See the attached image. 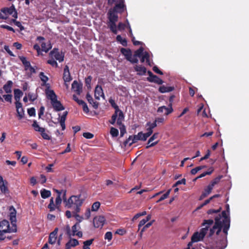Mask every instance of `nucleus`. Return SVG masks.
<instances>
[{
  "mask_svg": "<svg viewBox=\"0 0 249 249\" xmlns=\"http://www.w3.org/2000/svg\"><path fill=\"white\" fill-rule=\"evenodd\" d=\"M220 215L221 216L220 222L223 226V232L225 234V236L221 239L219 242L217 243L216 248L217 249H224L227 246V235L230 227V218L229 214L226 211H222L221 214L219 213L217 215Z\"/></svg>",
  "mask_w": 249,
  "mask_h": 249,
  "instance_id": "f257e3e1",
  "label": "nucleus"
},
{
  "mask_svg": "<svg viewBox=\"0 0 249 249\" xmlns=\"http://www.w3.org/2000/svg\"><path fill=\"white\" fill-rule=\"evenodd\" d=\"M81 195H72L68 199L65 207L69 209H73L74 211L72 213H78L80 211V207L84 202V199L81 198Z\"/></svg>",
  "mask_w": 249,
  "mask_h": 249,
  "instance_id": "f03ea898",
  "label": "nucleus"
},
{
  "mask_svg": "<svg viewBox=\"0 0 249 249\" xmlns=\"http://www.w3.org/2000/svg\"><path fill=\"white\" fill-rule=\"evenodd\" d=\"M45 92L47 98L51 100V103L55 111H60L64 110V107L59 101L57 100V95L53 90H46Z\"/></svg>",
  "mask_w": 249,
  "mask_h": 249,
  "instance_id": "7ed1b4c3",
  "label": "nucleus"
},
{
  "mask_svg": "<svg viewBox=\"0 0 249 249\" xmlns=\"http://www.w3.org/2000/svg\"><path fill=\"white\" fill-rule=\"evenodd\" d=\"M116 13L115 10H110L107 13V26L110 31L115 35L117 34L116 23L118 19V16Z\"/></svg>",
  "mask_w": 249,
  "mask_h": 249,
  "instance_id": "20e7f679",
  "label": "nucleus"
},
{
  "mask_svg": "<svg viewBox=\"0 0 249 249\" xmlns=\"http://www.w3.org/2000/svg\"><path fill=\"white\" fill-rule=\"evenodd\" d=\"M221 216L220 215H216L214 217L215 222L212 228L210 229L208 237H212L215 232L216 235H218L221 232L222 229H223V226L221 225L220 219Z\"/></svg>",
  "mask_w": 249,
  "mask_h": 249,
  "instance_id": "39448f33",
  "label": "nucleus"
},
{
  "mask_svg": "<svg viewBox=\"0 0 249 249\" xmlns=\"http://www.w3.org/2000/svg\"><path fill=\"white\" fill-rule=\"evenodd\" d=\"M146 139L142 132H140L137 135L129 136L124 142V146H130L132 144L136 143L138 141H145Z\"/></svg>",
  "mask_w": 249,
  "mask_h": 249,
  "instance_id": "423d86ee",
  "label": "nucleus"
},
{
  "mask_svg": "<svg viewBox=\"0 0 249 249\" xmlns=\"http://www.w3.org/2000/svg\"><path fill=\"white\" fill-rule=\"evenodd\" d=\"M0 231L4 235L8 232H15L17 231V225H12L10 227L9 221L3 220L0 222Z\"/></svg>",
  "mask_w": 249,
  "mask_h": 249,
  "instance_id": "0eeeda50",
  "label": "nucleus"
},
{
  "mask_svg": "<svg viewBox=\"0 0 249 249\" xmlns=\"http://www.w3.org/2000/svg\"><path fill=\"white\" fill-rule=\"evenodd\" d=\"M120 52L124 56L125 59L130 62L132 64H135L138 63V59L137 58H135V57H133L132 52L130 49H125L124 48H122L120 49Z\"/></svg>",
  "mask_w": 249,
  "mask_h": 249,
  "instance_id": "6e6552de",
  "label": "nucleus"
},
{
  "mask_svg": "<svg viewBox=\"0 0 249 249\" xmlns=\"http://www.w3.org/2000/svg\"><path fill=\"white\" fill-rule=\"evenodd\" d=\"M213 224V219H205L203 220L201 224V226L204 227L200 229V231L198 232L200 235L204 237L206 235L209 229Z\"/></svg>",
  "mask_w": 249,
  "mask_h": 249,
  "instance_id": "1a4fd4ad",
  "label": "nucleus"
},
{
  "mask_svg": "<svg viewBox=\"0 0 249 249\" xmlns=\"http://www.w3.org/2000/svg\"><path fill=\"white\" fill-rule=\"evenodd\" d=\"M49 55L52 58H54L56 60L59 62H62L64 61V53L59 51L58 49L54 48L49 53Z\"/></svg>",
  "mask_w": 249,
  "mask_h": 249,
  "instance_id": "9d476101",
  "label": "nucleus"
},
{
  "mask_svg": "<svg viewBox=\"0 0 249 249\" xmlns=\"http://www.w3.org/2000/svg\"><path fill=\"white\" fill-rule=\"evenodd\" d=\"M1 11L5 15V17L7 15H12V17L15 18H18V13L14 5L9 8H4Z\"/></svg>",
  "mask_w": 249,
  "mask_h": 249,
  "instance_id": "9b49d317",
  "label": "nucleus"
},
{
  "mask_svg": "<svg viewBox=\"0 0 249 249\" xmlns=\"http://www.w3.org/2000/svg\"><path fill=\"white\" fill-rule=\"evenodd\" d=\"M105 222V218L103 216L96 217L93 219L94 226L96 228H102Z\"/></svg>",
  "mask_w": 249,
  "mask_h": 249,
  "instance_id": "f8f14e48",
  "label": "nucleus"
},
{
  "mask_svg": "<svg viewBox=\"0 0 249 249\" xmlns=\"http://www.w3.org/2000/svg\"><path fill=\"white\" fill-rule=\"evenodd\" d=\"M81 229L80 224L76 223L71 227V236L77 235L78 237L81 238L83 236V233L81 231H78Z\"/></svg>",
  "mask_w": 249,
  "mask_h": 249,
  "instance_id": "ddd939ff",
  "label": "nucleus"
},
{
  "mask_svg": "<svg viewBox=\"0 0 249 249\" xmlns=\"http://www.w3.org/2000/svg\"><path fill=\"white\" fill-rule=\"evenodd\" d=\"M83 85L74 80L71 84L72 89L78 95H80L82 91Z\"/></svg>",
  "mask_w": 249,
  "mask_h": 249,
  "instance_id": "4468645a",
  "label": "nucleus"
},
{
  "mask_svg": "<svg viewBox=\"0 0 249 249\" xmlns=\"http://www.w3.org/2000/svg\"><path fill=\"white\" fill-rule=\"evenodd\" d=\"M7 184V181L6 180H4L3 177L0 176V190L4 194L9 193Z\"/></svg>",
  "mask_w": 249,
  "mask_h": 249,
  "instance_id": "2eb2a0df",
  "label": "nucleus"
},
{
  "mask_svg": "<svg viewBox=\"0 0 249 249\" xmlns=\"http://www.w3.org/2000/svg\"><path fill=\"white\" fill-rule=\"evenodd\" d=\"M159 133H155L148 140L146 148L148 149L150 147H153L158 143L159 141H157L151 143L154 140L156 139L159 136Z\"/></svg>",
  "mask_w": 249,
  "mask_h": 249,
  "instance_id": "dca6fc26",
  "label": "nucleus"
},
{
  "mask_svg": "<svg viewBox=\"0 0 249 249\" xmlns=\"http://www.w3.org/2000/svg\"><path fill=\"white\" fill-rule=\"evenodd\" d=\"M10 213L9 214L10 220L11 221V223L12 225H16L17 219H16V214L17 212L16 209L14 208L13 206H11L9 209Z\"/></svg>",
  "mask_w": 249,
  "mask_h": 249,
  "instance_id": "f3484780",
  "label": "nucleus"
},
{
  "mask_svg": "<svg viewBox=\"0 0 249 249\" xmlns=\"http://www.w3.org/2000/svg\"><path fill=\"white\" fill-rule=\"evenodd\" d=\"M58 231V228H55L53 231L50 233L49 237V243L50 244H54L56 242Z\"/></svg>",
  "mask_w": 249,
  "mask_h": 249,
  "instance_id": "a211bd4d",
  "label": "nucleus"
},
{
  "mask_svg": "<svg viewBox=\"0 0 249 249\" xmlns=\"http://www.w3.org/2000/svg\"><path fill=\"white\" fill-rule=\"evenodd\" d=\"M213 188L211 185L209 184L205 189L204 191L202 192L201 196H199V200H201L206 197H207L211 192Z\"/></svg>",
  "mask_w": 249,
  "mask_h": 249,
  "instance_id": "6ab92c4d",
  "label": "nucleus"
},
{
  "mask_svg": "<svg viewBox=\"0 0 249 249\" xmlns=\"http://www.w3.org/2000/svg\"><path fill=\"white\" fill-rule=\"evenodd\" d=\"M94 96L95 98L97 100L100 99V97H102L104 98H105L103 90L101 86L97 85L94 91Z\"/></svg>",
  "mask_w": 249,
  "mask_h": 249,
  "instance_id": "aec40b11",
  "label": "nucleus"
},
{
  "mask_svg": "<svg viewBox=\"0 0 249 249\" xmlns=\"http://www.w3.org/2000/svg\"><path fill=\"white\" fill-rule=\"evenodd\" d=\"M173 111L172 107H166V106H163L159 107L158 108L157 112L158 113H163L165 115H167L171 113Z\"/></svg>",
  "mask_w": 249,
  "mask_h": 249,
  "instance_id": "412c9836",
  "label": "nucleus"
},
{
  "mask_svg": "<svg viewBox=\"0 0 249 249\" xmlns=\"http://www.w3.org/2000/svg\"><path fill=\"white\" fill-rule=\"evenodd\" d=\"M63 79L65 82H69L72 80L69 67L66 65L64 69Z\"/></svg>",
  "mask_w": 249,
  "mask_h": 249,
  "instance_id": "4be33fe9",
  "label": "nucleus"
},
{
  "mask_svg": "<svg viewBox=\"0 0 249 249\" xmlns=\"http://www.w3.org/2000/svg\"><path fill=\"white\" fill-rule=\"evenodd\" d=\"M16 107L18 119L20 120L24 116V110L22 107V105L21 103H18V104H16Z\"/></svg>",
  "mask_w": 249,
  "mask_h": 249,
  "instance_id": "5701e85b",
  "label": "nucleus"
},
{
  "mask_svg": "<svg viewBox=\"0 0 249 249\" xmlns=\"http://www.w3.org/2000/svg\"><path fill=\"white\" fill-rule=\"evenodd\" d=\"M70 240L65 245V249H71V247H75L79 245V241L74 238H70Z\"/></svg>",
  "mask_w": 249,
  "mask_h": 249,
  "instance_id": "b1692460",
  "label": "nucleus"
},
{
  "mask_svg": "<svg viewBox=\"0 0 249 249\" xmlns=\"http://www.w3.org/2000/svg\"><path fill=\"white\" fill-rule=\"evenodd\" d=\"M147 80L149 82L155 83L159 85H161L163 83L162 80L156 75H154L152 77H147Z\"/></svg>",
  "mask_w": 249,
  "mask_h": 249,
  "instance_id": "393cba45",
  "label": "nucleus"
},
{
  "mask_svg": "<svg viewBox=\"0 0 249 249\" xmlns=\"http://www.w3.org/2000/svg\"><path fill=\"white\" fill-rule=\"evenodd\" d=\"M14 98L16 100L15 105L18 104L19 102L21 97L23 95V92L19 89L14 90Z\"/></svg>",
  "mask_w": 249,
  "mask_h": 249,
  "instance_id": "a878e982",
  "label": "nucleus"
},
{
  "mask_svg": "<svg viewBox=\"0 0 249 249\" xmlns=\"http://www.w3.org/2000/svg\"><path fill=\"white\" fill-rule=\"evenodd\" d=\"M86 99L89 104L92 105L94 109H97L98 107L99 103L96 101H94L92 96L89 93L86 94Z\"/></svg>",
  "mask_w": 249,
  "mask_h": 249,
  "instance_id": "bb28decb",
  "label": "nucleus"
},
{
  "mask_svg": "<svg viewBox=\"0 0 249 249\" xmlns=\"http://www.w3.org/2000/svg\"><path fill=\"white\" fill-rule=\"evenodd\" d=\"M13 85V82L11 80H9L3 86V89L6 93H11L12 92V88Z\"/></svg>",
  "mask_w": 249,
  "mask_h": 249,
  "instance_id": "cd10ccee",
  "label": "nucleus"
},
{
  "mask_svg": "<svg viewBox=\"0 0 249 249\" xmlns=\"http://www.w3.org/2000/svg\"><path fill=\"white\" fill-rule=\"evenodd\" d=\"M141 58V62L142 63H143L145 60H146V64L151 66V63L150 61V55L147 52H144V54Z\"/></svg>",
  "mask_w": 249,
  "mask_h": 249,
  "instance_id": "c85d7f7f",
  "label": "nucleus"
},
{
  "mask_svg": "<svg viewBox=\"0 0 249 249\" xmlns=\"http://www.w3.org/2000/svg\"><path fill=\"white\" fill-rule=\"evenodd\" d=\"M39 77L41 80V81L43 82V84H42V86H46L48 87V88H49L50 85L49 84H47V82L48 81L49 78L48 77L44 74V73L43 72H40L39 74Z\"/></svg>",
  "mask_w": 249,
  "mask_h": 249,
  "instance_id": "c756f323",
  "label": "nucleus"
},
{
  "mask_svg": "<svg viewBox=\"0 0 249 249\" xmlns=\"http://www.w3.org/2000/svg\"><path fill=\"white\" fill-rule=\"evenodd\" d=\"M134 68L135 70L138 72V74L140 75H144L146 72V69L142 66L136 65Z\"/></svg>",
  "mask_w": 249,
  "mask_h": 249,
  "instance_id": "7c9ffc66",
  "label": "nucleus"
},
{
  "mask_svg": "<svg viewBox=\"0 0 249 249\" xmlns=\"http://www.w3.org/2000/svg\"><path fill=\"white\" fill-rule=\"evenodd\" d=\"M19 58L24 65L25 70L26 71L28 70L29 68L31 66L30 62L27 60L26 57L25 56H19Z\"/></svg>",
  "mask_w": 249,
  "mask_h": 249,
  "instance_id": "2f4dec72",
  "label": "nucleus"
},
{
  "mask_svg": "<svg viewBox=\"0 0 249 249\" xmlns=\"http://www.w3.org/2000/svg\"><path fill=\"white\" fill-rule=\"evenodd\" d=\"M204 237L202 236L198 231L195 232L192 235L191 238L193 242H197L201 241Z\"/></svg>",
  "mask_w": 249,
  "mask_h": 249,
  "instance_id": "473e14b6",
  "label": "nucleus"
},
{
  "mask_svg": "<svg viewBox=\"0 0 249 249\" xmlns=\"http://www.w3.org/2000/svg\"><path fill=\"white\" fill-rule=\"evenodd\" d=\"M173 87H166L164 85L160 86L159 89V91L160 93H165L172 91L174 90Z\"/></svg>",
  "mask_w": 249,
  "mask_h": 249,
  "instance_id": "72a5a7b5",
  "label": "nucleus"
},
{
  "mask_svg": "<svg viewBox=\"0 0 249 249\" xmlns=\"http://www.w3.org/2000/svg\"><path fill=\"white\" fill-rule=\"evenodd\" d=\"M40 194L42 198L46 199L51 196V192L49 190H46L45 189H42L40 191Z\"/></svg>",
  "mask_w": 249,
  "mask_h": 249,
  "instance_id": "f704fd0d",
  "label": "nucleus"
},
{
  "mask_svg": "<svg viewBox=\"0 0 249 249\" xmlns=\"http://www.w3.org/2000/svg\"><path fill=\"white\" fill-rule=\"evenodd\" d=\"M144 49L143 47H141L139 49L136 50L135 53L133 55V57H135V58L137 57H141L144 54Z\"/></svg>",
  "mask_w": 249,
  "mask_h": 249,
  "instance_id": "c9c22d12",
  "label": "nucleus"
},
{
  "mask_svg": "<svg viewBox=\"0 0 249 249\" xmlns=\"http://www.w3.org/2000/svg\"><path fill=\"white\" fill-rule=\"evenodd\" d=\"M116 40L119 42L123 46L126 47L127 45V41L125 38H123L121 35L116 36Z\"/></svg>",
  "mask_w": 249,
  "mask_h": 249,
  "instance_id": "e433bc0d",
  "label": "nucleus"
},
{
  "mask_svg": "<svg viewBox=\"0 0 249 249\" xmlns=\"http://www.w3.org/2000/svg\"><path fill=\"white\" fill-rule=\"evenodd\" d=\"M223 176L222 175H220L214 178L209 184L213 187L215 185L218 183L220 180V179L223 178Z\"/></svg>",
  "mask_w": 249,
  "mask_h": 249,
  "instance_id": "4c0bfd02",
  "label": "nucleus"
},
{
  "mask_svg": "<svg viewBox=\"0 0 249 249\" xmlns=\"http://www.w3.org/2000/svg\"><path fill=\"white\" fill-rule=\"evenodd\" d=\"M108 102L111 105V107L115 109V111L118 112V111H119V107L115 103V101L112 98H110L108 100Z\"/></svg>",
  "mask_w": 249,
  "mask_h": 249,
  "instance_id": "58836bf2",
  "label": "nucleus"
},
{
  "mask_svg": "<svg viewBox=\"0 0 249 249\" xmlns=\"http://www.w3.org/2000/svg\"><path fill=\"white\" fill-rule=\"evenodd\" d=\"M41 46L42 48V51L45 53H47L52 48L51 44H49L47 45L44 42L42 43Z\"/></svg>",
  "mask_w": 249,
  "mask_h": 249,
  "instance_id": "ea45409f",
  "label": "nucleus"
},
{
  "mask_svg": "<svg viewBox=\"0 0 249 249\" xmlns=\"http://www.w3.org/2000/svg\"><path fill=\"white\" fill-rule=\"evenodd\" d=\"M206 165H202V166H197L195 168H193L191 171V173L192 175H195L197 173V172L201 170H202L203 168H206Z\"/></svg>",
  "mask_w": 249,
  "mask_h": 249,
  "instance_id": "a19ab883",
  "label": "nucleus"
},
{
  "mask_svg": "<svg viewBox=\"0 0 249 249\" xmlns=\"http://www.w3.org/2000/svg\"><path fill=\"white\" fill-rule=\"evenodd\" d=\"M151 218V215H148L145 218L143 219L142 220H141L139 224V228L140 229L141 227L144 226L145 224L149 221Z\"/></svg>",
  "mask_w": 249,
  "mask_h": 249,
  "instance_id": "79ce46f5",
  "label": "nucleus"
},
{
  "mask_svg": "<svg viewBox=\"0 0 249 249\" xmlns=\"http://www.w3.org/2000/svg\"><path fill=\"white\" fill-rule=\"evenodd\" d=\"M32 126L34 127L35 130L36 131L39 132H40L42 130V129H43V127H40L39 125L38 124L36 121L34 120L33 121V123L32 124Z\"/></svg>",
  "mask_w": 249,
  "mask_h": 249,
  "instance_id": "37998d69",
  "label": "nucleus"
},
{
  "mask_svg": "<svg viewBox=\"0 0 249 249\" xmlns=\"http://www.w3.org/2000/svg\"><path fill=\"white\" fill-rule=\"evenodd\" d=\"M40 133L42 137L44 140H50L51 138V136H50L47 133L45 132V129L44 128L42 129V130Z\"/></svg>",
  "mask_w": 249,
  "mask_h": 249,
  "instance_id": "c03bdc74",
  "label": "nucleus"
},
{
  "mask_svg": "<svg viewBox=\"0 0 249 249\" xmlns=\"http://www.w3.org/2000/svg\"><path fill=\"white\" fill-rule=\"evenodd\" d=\"M170 191L171 189H169L165 194L162 195L160 197L157 201V203H159L167 198L170 194Z\"/></svg>",
  "mask_w": 249,
  "mask_h": 249,
  "instance_id": "a18cd8bd",
  "label": "nucleus"
},
{
  "mask_svg": "<svg viewBox=\"0 0 249 249\" xmlns=\"http://www.w3.org/2000/svg\"><path fill=\"white\" fill-rule=\"evenodd\" d=\"M110 133L112 137H116L119 135V131L117 129L111 127L110 128Z\"/></svg>",
  "mask_w": 249,
  "mask_h": 249,
  "instance_id": "49530a36",
  "label": "nucleus"
},
{
  "mask_svg": "<svg viewBox=\"0 0 249 249\" xmlns=\"http://www.w3.org/2000/svg\"><path fill=\"white\" fill-rule=\"evenodd\" d=\"M47 63L51 65H52L53 67H54L55 68L58 67V64L56 60H54V58H52L50 59H49L47 60Z\"/></svg>",
  "mask_w": 249,
  "mask_h": 249,
  "instance_id": "de8ad7c7",
  "label": "nucleus"
},
{
  "mask_svg": "<svg viewBox=\"0 0 249 249\" xmlns=\"http://www.w3.org/2000/svg\"><path fill=\"white\" fill-rule=\"evenodd\" d=\"M118 112L115 111L114 113L111 116V120L109 121V123L112 125H114L115 123L117 117L118 116Z\"/></svg>",
  "mask_w": 249,
  "mask_h": 249,
  "instance_id": "09e8293b",
  "label": "nucleus"
},
{
  "mask_svg": "<svg viewBox=\"0 0 249 249\" xmlns=\"http://www.w3.org/2000/svg\"><path fill=\"white\" fill-rule=\"evenodd\" d=\"M55 205L53 202V197L51 198L50 201V204H49L48 208L50 209V211H53L55 210Z\"/></svg>",
  "mask_w": 249,
  "mask_h": 249,
  "instance_id": "8fccbe9b",
  "label": "nucleus"
},
{
  "mask_svg": "<svg viewBox=\"0 0 249 249\" xmlns=\"http://www.w3.org/2000/svg\"><path fill=\"white\" fill-rule=\"evenodd\" d=\"M64 230L69 237L71 238V229L69 225H67L65 226Z\"/></svg>",
  "mask_w": 249,
  "mask_h": 249,
  "instance_id": "3c124183",
  "label": "nucleus"
},
{
  "mask_svg": "<svg viewBox=\"0 0 249 249\" xmlns=\"http://www.w3.org/2000/svg\"><path fill=\"white\" fill-rule=\"evenodd\" d=\"M100 206V203L99 202L96 201L94 202L92 205L91 210L92 211H97L99 209Z\"/></svg>",
  "mask_w": 249,
  "mask_h": 249,
  "instance_id": "603ef678",
  "label": "nucleus"
},
{
  "mask_svg": "<svg viewBox=\"0 0 249 249\" xmlns=\"http://www.w3.org/2000/svg\"><path fill=\"white\" fill-rule=\"evenodd\" d=\"M12 21L19 28L21 31H22L24 29V27L22 25V24L20 22L17 21L15 19H13Z\"/></svg>",
  "mask_w": 249,
  "mask_h": 249,
  "instance_id": "864d4df0",
  "label": "nucleus"
},
{
  "mask_svg": "<svg viewBox=\"0 0 249 249\" xmlns=\"http://www.w3.org/2000/svg\"><path fill=\"white\" fill-rule=\"evenodd\" d=\"M153 132V129L149 127L147 128V132L143 133L146 139L152 135Z\"/></svg>",
  "mask_w": 249,
  "mask_h": 249,
  "instance_id": "5fc2aeb1",
  "label": "nucleus"
},
{
  "mask_svg": "<svg viewBox=\"0 0 249 249\" xmlns=\"http://www.w3.org/2000/svg\"><path fill=\"white\" fill-rule=\"evenodd\" d=\"M105 239L107 240L108 241H110L112 238V234L111 231H107L105 233Z\"/></svg>",
  "mask_w": 249,
  "mask_h": 249,
  "instance_id": "6e6d98bb",
  "label": "nucleus"
},
{
  "mask_svg": "<svg viewBox=\"0 0 249 249\" xmlns=\"http://www.w3.org/2000/svg\"><path fill=\"white\" fill-rule=\"evenodd\" d=\"M27 112L30 116H35L36 115V110L34 107L28 108Z\"/></svg>",
  "mask_w": 249,
  "mask_h": 249,
  "instance_id": "4d7b16f0",
  "label": "nucleus"
},
{
  "mask_svg": "<svg viewBox=\"0 0 249 249\" xmlns=\"http://www.w3.org/2000/svg\"><path fill=\"white\" fill-rule=\"evenodd\" d=\"M124 7V4H122L121 3L117 4L115 5V6L114 7V8L112 10H115V12H118L117 11V9H120L122 10L120 12H122L123 11Z\"/></svg>",
  "mask_w": 249,
  "mask_h": 249,
  "instance_id": "13d9d810",
  "label": "nucleus"
},
{
  "mask_svg": "<svg viewBox=\"0 0 249 249\" xmlns=\"http://www.w3.org/2000/svg\"><path fill=\"white\" fill-rule=\"evenodd\" d=\"M83 136L84 138L88 139H92L94 137L93 134L90 132H85L83 133Z\"/></svg>",
  "mask_w": 249,
  "mask_h": 249,
  "instance_id": "bf43d9fd",
  "label": "nucleus"
},
{
  "mask_svg": "<svg viewBox=\"0 0 249 249\" xmlns=\"http://www.w3.org/2000/svg\"><path fill=\"white\" fill-rule=\"evenodd\" d=\"M74 214V216L75 217L76 220L78 221L77 223L80 224V223L83 219V217L80 215H79L78 213H73Z\"/></svg>",
  "mask_w": 249,
  "mask_h": 249,
  "instance_id": "052dcab7",
  "label": "nucleus"
},
{
  "mask_svg": "<svg viewBox=\"0 0 249 249\" xmlns=\"http://www.w3.org/2000/svg\"><path fill=\"white\" fill-rule=\"evenodd\" d=\"M3 98H4L5 100L7 102H9L10 103H11L12 102V94H10L9 93H8V94L4 95L3 96Z\"/></svg>",
  "mask_w": 249,
  "mask_h": 249,
  "instance_id": "680f3d73",
  "label": "nucleus"
},
{
  "mask_svg": "<svg viewBox=\"0 0 249 249\" xmlns=\"http://www.w3.org/2000/svg\"><path fill=\"white\" fill-rule=\"evenodd\" d=\"M186 184V179L185 178H182L181 180L177 181L175 184H174L173 187H175L177 186H178L180 184H184L185 185Z\"/></svg>",
  "mask_w": 249,
  "mask_h": 249,
  "instance_id": "e2e57ef3",
  "label": "nucleus"
},
{
  "mask_svg": "<svg viewBox=\"0 0 249 249\" xmlns=\"http://www.w3.org/2000/svg\"><path fill=\"white\" fill-rule=\"evenodd\" d=\"M146 126H148L150 128H151L152 129H154L155 127H156L157 125V123L155 121L153 123H151L150 122H148L146 124Z\"/></svg>",
  "mask_w": 249,
  "mask_h": 249,
  "instance_id": "0e129e2a",
  "label": "nucleus"
},
{
  "mask_svg": "<svg viewBox=\"0 0 249 249\" xmlns=\"http://www.w3.org/2000/svg\"><path fill=\"white\" fill-rule=\"evenodd\" d=\"M221 209V208H220L219 209L216 210H214V209H210L207 211V213L208 214H212L213 213H218L220 212Z\"/></svg>",
  "mask_w": 249,
  "mask_h": 249,
  "instance_id": "69168bd1",
  "label": "nucleus"
},
{
  "mask_svg": "<svg viewBox=\"0 0 249 249\" xmlns=\"http://www.w3.org/2000/svg\"><path fill=\"white\" fill-rule=\"evenodd\" d=\"M0 28H3V29H6L8 31L13 32V33H15V30L12 27L9 26L7 25H1Z\"/></svg>",
  "mask_w": 249,
  "mask_h": 249,
  "instance_id": "338daca9",
  "label": "nucleus"
},
{
  "mask_svg": "<svg viewBox=\"0 0 249 249\" xmlns=\"http://www.w3.org/2000/svg\"><path fill=\"white\" fill-rule=\"evenodd\" d=\"M120 136L123 137L124 134L126 133V129L124 125H122L121 127H120Z\"/></svg>",
  "mask_w": 249,
  "mask_h": 249,
  "instance_id": "774afa93",
  "label": "nucleus"
}]
</instances>
